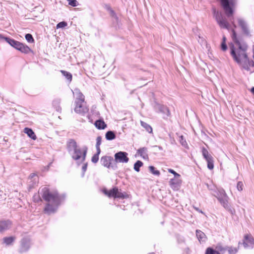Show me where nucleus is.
<instances>
[{
  "label": "nucleus",
  "mask_w": 254,
  "mask_h": 254,
  "mask_svg": "<svg viewBox=\"0 0 254 254\" xmlns=\"http://www.w3.org/2000/svg\"><path fill=\"white\" fill-rule=\"evenodd\" d=\"M0 37H1V35H0Z\"/></svg>",
  "instance_id": "nucleus-56"
},
{
  "label": "nucleus",
  "mask_w": 254,
  "mask_h": 254,
  "mask_svg": "<svg viewBox=\"0 0 254 254\" xmlns=\"http://www.w3.org/2000/svg\"><path fill=\"white\" fill-rule=\"evenodd\" d=\"M25 39L29 43H32L34 42V39L32 37V36L30 34H26Z\"/></svg>",
  "instance_id": "nucleus-35"
},
{
  "label": "nucleus",
  "mask_w": 254,
  "mask_h": 254,
  "mask_svg": "<svg viewBox=\"0 0 254 254\" xmlns=\"http://www.w3.org/2000/svg\"><path fill=\"white\" fill-rule=\"evenodd\" d=\"M86 153V150H85V151H84V153H83V157H84V158H85V157Z\"/></svg>",
  "instance_id": "nucleus-53"
},
{
  "label": "nucleus",
  "mask_w": 254,
  "mask_h": 254,
  "mask_svg": "<svg viewBox=\"0 0 254 254\" xmlns=\"http://www.w3.org/2000/svg\"><path fill=\"white\" fill-rule=\"evenodd\" d=\"M99 160V155L95 154L92 157L91 161L93 163H96Z\"/></svg>",
  "instance_id": "nucleus-39"
},
{
  "label": "nucleus",
  "mask_w": 254,
  "mask_h": 254,
  "mask_svg": "<svg viewBox=\"0 0 254 254\" xmlns=\"http://www.w3.org/2000/svg\"><path fill=\"white\" fill-rule=\"evenodd\" d=\"M156 110L158 111L159 112L162 113L166 116V117H169L170 115V112L168 108L164 105H160L159 104H156L154 106Z\"/></svg>",
  "instance_id": "nucleus-12"
},
{
  "label": "nucleus",
  "mask_w": 254,
  "mask_h": 254,
  "mask_svg": "<svg viewBox=\"0 0 254 254\" xmlns=\"http://www.w3.org/2000/svg\"><path fill=\"white\" fill-rule=\"evenodd\" d=\"M143 165V163L141 161H137L134 164V169L136 172L139 171V168Z\"/></svg>",
  "instance_id": "nucleus-29"
},
{
  "label": "nucleus",
  "mask_w": 254,
  "mask_h": 254,
  "mask_svg": "<svg viewBox=\"0 0 254 254\" xmlns=\"http://www.w3.org/2000/svg\"><path fill=\"white\" fill-rule=\"evenodd\" d=\"M89 111L88 106L84 102V96L80 93V113H87Z\"/></svg>",
  "instance_id": "nucleus-14"
},
{
  "label": "nucleus",
  "mask_w": 254,
  "mask_h": 254,
  "mask_svg": "<svg viewBox=\"0 0 254 254\" xmlns=\"http://www.w3.org/2000/svg\"><path fill=\"white\" fill-rule=\"evenodd\" d=\"M214 12L215 19L220 27L222 28L228 29L229 24L226 19L222 16L221 13L218 11H216L215 10Z\"/></svg>",
  "instance_id": "nucleus-5"
},
{
  "label": "nucleus",
  "mask_w": 254,
  "mask_h": 254,
  "mask_svg": "<svg viewBox=\"0 0 254 254\" xmlns=\"http://www.w3.org/2000/svg\"><path fill=\"white\" fill-rule=\"evenodd\" d=\"M180 178L174 177L169 181L170 185L174 190H178L180 188L182 181Z\"/></svg>",
  "instance_id": "nucleus-13"
},
{
  "label": "nucleus",
  "mask_w": 254,
  "mask_h": 254,
  "mask_svg": "<svg viewBox=\"0 0 254 254\" xmlns=\"http://www.w3.org/2000/svg\"><path fill=\"white\" fill-rule=\"evenodd\" d=\"M24 132L27 134V135L33 140H36L37 138L36 135H35L34 131L30 128L25 127L24 129Z\"/></svg>",
  "instance_id": "nucleus-20"
},
{
  "label": "nucleus",
  "mask_w": 254,
  "mask_h": 254,
  "mask_svg": "<svg viewBox=\"0 0 254 254\" xmlns=\"http://www.w3.org/2000/svg\"><path fill=\"white\" fill-rule=\"evenodd\" d=\"M87 163L84 164L82 167V170L83 172H85L86 171V170L87 169Z\"/></svg>",
  "instance_id": "nucleus-48"
},
{
  "label": "nucleus",
  "mask_w": 254,
  "mask_h": 254,
  "mask_svg": "<svg viewBox=\"0 0 254 254\" xmlns=\"http://www.w3.org/2000/svg\"><path fill=\"white\" fill-rule=\"evenodd\" d=\"M95 127L99 129H104L107 127L106 124L103 120H97L94 124Z\"/></svg>",
  "instance_id": "nucleus-21"
},
{
  "label": "nucleus",
  "mask_w": 254,
  "mask_h": 254,
  "mask_svg": "<svg viewBox=\"0 0 254 254\" xmlns=\"http://www.w3.org/2000/svg\"><path fill=\"white\" fill-rule=\"evenodd\" d=\"M154 254V253H150V254Z\"/></svg>",
  "instance_id": "nucleus-54"
},
{
  "label": "nucleus",
  "mask_w": 254,
  "mask_h": 254,
  "mask_svg": "<svg viewBox=\"0 0 254 254\" xmlns=\"http://www.w3.org/2000/svg\"><path fill=\"white\" fill-rule=\"evenodd\" d=\"M216 251H218L219 253H223L226 250V249L223 247L220 244H218L216 247Z\"/></svg>",
  "instance_id": "nucleus-32"
},
{
  "label": "nucleus",
  "mask_w": 254,
  "mask_h": 254,
  "mask_svg": "<svg viewBox=\"0 0 254 254\" xmlns=\"http://www.w3.org/2000/svg\"><path fill=\"white\" fill-rule=\"evenodd\" d=\"M232 38L235 43L230 44L229 48L230 54L233 60L244 69L251 72H254V62L252 60H249L248 57L247 45L237 40V34L234 30H232Z\"/></svg>",
  "instance_id": "nucleus-1"
},
{
  "label": "nucleus",
  "mask_w": 254,
  "mask_h": 254,
  "mask_svg": "<svg viewBox=\"0 0 254 254\" xmlns=\"http://www.w3.org/2000/svg\"><path fill=\"white\" fill-rule=\"evenodd\" d=\"M238 23L239 26L241 27L243 32L248 35L249 34V31L246 22L242 19L239 18L238 19Z\"/></svg>",
  "instance_id": "nucleus-18"
},
{
  "label": "nucleus",
  "mask_w": 254,
  "mask_h": 254,
  "mask_svg": "<svg viewBox=\"0 0 254 254\" xmlns=\"http://www.w3.org/2000/svg\"><path fill=\"white\" fill-rule=\"evenodd\" d=\"M113 161V157L111 156H104L101 157L100 162L101 164L108 168H112L113 166L111 165L112 162Z\"/></svg>",
  "instance_id": "nucleus-10"
},
{
  "label": "nucleus",
  "mask_w": 254,
  "mask_h": 254,
  "mask_svg": "<svg viewBox=\"0 0 254 254\" xmlns=\"http://www.w3.org/2000/svg\"><path fill=\"white\" fill-rule=\"evenodd\" d=\"M29 180L31 182H33V185L36 184L37 182H38V178L36 174H31L29 177Z\"/></svg>",
  "instance_id": "nucleus-28"
},
{
  "label": "nucleus",
  "mask_w": 254,
  "mask_h": 254,
  "mask_svg": "<svg viewBox=\"0 0 254 254\" xmlns=\"http://www.w3.org/2000/svg\"><path fill=\"white\" fill-rule=\"evenodd\" d=\"M226 37L225 36H223L222 42L226 43Z\"/></svg>",
  "instance_id": "nucleus-51"
},
{
  "label": "nucleus",
  "mask_w": 254,
  "mask_h": 254,
  "mask_svg": "<svg viewBox=\"0 0 254 254\" xmlns=\"http://www.w3.org/2000/svg\"><path fill=\"white\" fill-rule=\"evenodd\" d=\"M67 25V24L66 22H64V21H62V22H61L60 23H59L57 25V28L58 29V28H64L65 27H66V26Z\"/></svg>",
  "instance_id": "nucleus-34"
},
{
  "label": "nucleus",
  "mask_w": 254,
  "mask_h": 254,
  "mask_svg": "<svg viewBox=\"0 0 254 254\" xmlns=\"http://www.w3.org/2000/svg\"><path fill=\"white\" fill-rule=\"evenodd\" d=\"M194 209H195L196 211H198V212H200V213H203V212H202L201 210H199L198 208H197V207H194Z\"/></svg>",
  "instance_id": "nucleus-50"
},
{
  "label": "nucleus",
  "mask_w": 254,
  "mask_h": 254,
  "mask_svg": "<svg viewBox=\"0 0 254 254\" xmlns=\"http://www.w3.org/2000/svg\"><path fill=\"white\" fill-rule=\"evenodd\" d=\"M205 254H221L218 251L214 250L211 248H208L205 252Z\"/></svg>",
  "instance_id": "nucleus-31"
},
{
  "label": "nucleus",
  "mask_w": 254,
  "mask_h": 254,
  "mask_svg": "<svg viewBox=\"0 0 254 254\" xmlns=\"http://www.w3.org/2000/svg\"><path fill=\"white\" fill-rule=\"evenodd\" d=\"M102 137L100 136H99L96 138V147H100V145L101 144Z\"/></svg>",
  "instance_id": "nucleus-42"
},
{
  "label": "nucleus",
  "mask_w": 254,
  "mask_h": 254,
  "mask_svg": "<svg viewBox=\"0 0 254 254\" xmlns=\"http://www.w3.org/2000/svg\"><path fill=\"white\" fill-rule=\"evenodd\" d=\"M104 193L108 195L109 197H124L123 195L121 192H119L118 189L114 188L110 190H103Z\"/></svg>",
  "instance_id": "nucleus-7"
},
{
  "label": "nucleus",
  "mask_w": 254,
  "mask_h": 254,
  "mask_svg": "<svg viewBox=\"0 0 254 254\" xmlns=\"http://www.w3.org/2000/svg\"><path fill=\"white\" fill-rule=\"evenodd\" d=\"M179 141L180 143L184 147H186L187 146V143L186 142V139L184 137L183 135H181L179 136Z\"/></svg>",
  "instance_id": "nucleus-33"
},
{
  "label": "nucleus",
  "mask_w": 254,
  "mask_h": 254,
  "mask_svg": "<svg viewBox=\"0 0 254 254\" xmlns=\"http://www.w3.org/2000/svg\"><path fill=\"white\" fill-rule=\"evenodd\" d=\"M221 204L228 211L232 212L230 205L229 203V197L226 194L223 196L219 198L218 199Z\"/></svg>",
  "instance_id": "nucleus-9"
},
{
  "label": "nucleus",
  "mask_w": 254,
  "mask_h": 254,
  "mask_svg": "<svg viewBox=\"0 0 254 254\" xmlns=\"http://www.w3.org/2000/svg\"><path fill=\"white\" fill-rule=\"evenodd\" d=\"M220 1L227 16L228 17L231 16L233 14V11L230 6L229 0H220Z\"/></svg>",
  "instance_id": "nucleus-8"
},
{
  "label": "nucleus",
  "mask_w": 254,
  "mask_h": 254,
  "mask_svg": "<svg viewBox=\"0 0 254 254\" xmlns=\"http://www.w3.org/2000/svg\"><path fill=\"white\" fill-rule=\"evenodd\" d=\"M110 14H111V16H113V17H114L115 18V19L116 20V21H117L118 17H117V15H116L115 13L114 12V11L112 9H110Z\"/></svg>",
  "instance_id": "nucleus-45"
},
{
  "label": "nucleus",
  "mask_w": 254,
  "mask_h": 254,
  "mask_svg": "<svg viewBox=\"0 0 254 254\" xmlns=\"http://www.w3.org/2000/svg\"><path fill=\"white\" fill-rule=\"evenodd\" d=\"M149 170L150 172L153 175L158 176L160 175V172L158 170H155V168L154 167H153L152 166H149Z\"/></svg>",
  "instance_id": "nucleus-30"
},
{
  "label": "nucleus",
  "mask_w": 254,
  "mask_h": 254,
  "mask_svg": "<svg viewBox=\"0 0 254 254\" xmlns=\"http://www.w3.org/2000/svg\"><path fill=\"white\" fill-rule=\"evenodd\" d=\"M33 200L35 202H39V201H41V199L38 194H35L33 196Z\"/></svg>",
  "instance_id": "nucleus-43"
},
{
  "label": "nucleus",
  "mask_w": 254,
  "mask_h": 254,
  "mask_svg": "<svg viewBox=\"0 0 254 254\" xmlns=\"http://www.w3.org/2000/svg\"><path fill=\"white\" fill-rule=\"evenodd\" d=\"M243 184L242 182H239L237 185V188L239 191H242L243 190Z\"/></svg>",
  "instance_id": "nucleus-41"
},
{
  "label": "nucleus",
  "mask_w": 254,
  "mask_h": 254,
  "mask_svg": "<svg viewBox=\"0 0 254 254\" xmlns=\"http://www.w3.org/2000/svg\"><path fill=\"white\" fill-rule=\"evenodd\" d=\"M105 137L107 140H112L116 138V135L113 131H108L106 132Z\"/></svg>",
  "instance_id": "nucleus-26"
},
{
  "label": "nucleus",
  "mask_w": 254,
  "mask_h": 254,
  "mask_svg": "<svg viewBox=\"0 0 254 254\" xmlns=\"http://www.w3.org/2000/svg\"><path fill=\"white\" fill-rule=\"evenodd\" d=\"M15 238L14 237H4L3 239V243L6 245H11L15 241Z\"/></svg>",
  "instance_id": "nucleus-24"
},
{
  "label": "nucleus",
  "mask_w": 254,
  "mask_h": 254,
  "mask_svg": "<svg viewBox=\"0 0 254 254\" xmlns=\"http://www.w3.org/2000/svg\"><path fill=\"white\" fill-rule=\"evenodd\" d=\"M61 72L62 73L63 75L65 77L68 82H71L72 80V75L70 72L63 70H61Z\"/></svg>",
  "instance_id": "nucleus-25"
},
{
  "label": "nucleus",
  "mask_w": 254,
  "mask_h": 254,
  "mask_svg": "<svg viewBox=\"0 0 254 254\" xmlns=\"http://www.w3.org/2000/svg\"><path fill=\"white\" fill-rule=\"evenodd\" d=\"M11 223L9 220L1 221L0 222V233L6 231L10 228Z\"/></svg>",
  "instance_id": "nucleus-16"
},
{
  "label": "nucleus",
  "mask_w": 254,
  "mask_h": 254,
  "mask_svg": "<svg viewBox=\"0 0 254 254\" xmlns=\"http://www.w3.org/2000/svg\"><path fill=\"white\" fill-rule=\"evenodd\" d=\"M5 40L10 45H11L12 47L14 46L15 43L16 41L13 39H11L8 38H5Z\"/></svg>",
  "instance_id": "nucleus-37"
},
{
  "label": "nucleus",
  "mask_w": 254,
  "mask_h": 254,
  "mask_svg": "<svg viewBox=\"0 0 254 254\" xmlns=\"http://www.w3.org/2000/svg\"><path fill=\"white\" fill-rule=\"evenodd\" d=\"M69 5L72 6H75L77 5L78 2L76 0H67Z\"/></svg>",
  "instance_id": "nucleus-38"
},
{
  "label": "nucleus",
  "mask_w": 254,
  "mask_h": 254,
  "mask_svg": "<svg viewBox=\"0 0 254 254\" xmlns=\"http://www.w3.org/2000/svg\"><path fill=\"white\" fill-rule=\"evenodd\" d=\"M75 103L76 104V105L74 108V111L76 113H78L79 112V106L78 105V102L76 101H75Z\"/></svg>",
  "instance_id": "nucleus-46"
},
{
  "label": "nucleus",
  "mask_w": 254,
  "mask_h": 254,
  "mask_svg": "<svg viewBox=\"0 0 254 254\" xmlns=\"http://www.w3.org/2000/svg\"><path fill=\"white\" fill-rule=\"evenodd\" d=\"M67 148L69 153L73 159L77 160L79 158V150L74 140H71L68 142Z\"/></svg>",
  "instance_id": "nucleus-3"
},
{
  "label": "nucleus",
  "mask_w": 254,
  "mask_h": 254,
  "mask_svg": "<svg viewBox=\"0 0 254 254\" xmlns=\"http://www.w3.org/2000/svg\"><path fill=\"white\" fill-rule=\"evenodd\" d=\"M168 172L170 173H172L174 175V177H178V178H180V175L178 174L177 173H176L174 170H173V169H168Z\"/></svg>",
  "instance_id": "nucleus-40"
},
{
  "label": "nucleus",
  "mask_w": 254,
  "mask_h": 254,
  "mask_svg": "<svg viewBox=\"0 0 254 254\" xmlns=\"http://www.w3.org/2000/svg\"><path fill=\"white\" fill-rule=\"evenodd\" d=\"M17 50L25 54H27L31 51L29 47L22 43H21Z\"/></svg>",
  "instance_id": "nucleus-23"
},
{
  "label": "nucleus",
  "mask_w": 254,
  "mask_h": 254,
  "mask_svg": "<svg viewBox=\"0 0 254 254\" xmlns=\"http://www.w3.org/2000/svg\"><path fill=\"white\" fill-rule=\"evenodd\" d=\"M221 50L223 51H225L227 49V46L226 43L222 42L221 44Z\"/></svg>",
  "instance_id": "nucleus-44"
},
{
  "label": "nucleus",
  "mask_w": 254,
  "mask_h": 254,
  "mask_svg": "<svg viewBox=\"0 0 254 254\" xmlns=\"http://www.w3.org/2000/svg\"><path fill=\"white\" fill-rule=\"evenodd\" d=\"M41 193L47 203L45 208L46 213L50 214L55 212L62 201V197L55 190H50L46 187L41 189Z\"/></svg>",
  "instance_id": "nucleus-2"
},
{
  "label": "nucleus",
  "mask_w": 254,
  "mask_h": 254,
  "mask_svg": "<svg viewBox=\"0 0 254 254\" xmlns=\"http://www.w3.org/2000/svg\"><path fill=\"white\" fill-rule=\"evenodd\" d=\"M243 245L245 248L252 249L254 245V239L248 235H246L244 237Z\"/></svg>",
  "instance_id": "nucleus-11"
},
{
  "label": "nucleus",
  "mask_w": 254,
  "mask_h": 254,
  "mask_svg": "<svg viewBox=\"0 0 254 254\" xmlns=\"http://www.w3.org/2000/svg\"><path fill=\"white\" fill-rule=\"evenodd\" d=\"M140 124H141V126L143 127H144L147 132H148L149 133L152 132V128L149 125H148V124H147L143 121H141Z\"/></svg>",
  "instance_id": "nucleus-27"
},
{
  "label": "nucleus",
  "mask_w": 254,
  "mask_h": 254,
  "mask_svg": "<svg viewBox=\"0 0 254 254\" xmlns=\"http://www.w3.org/2000/svg\"><path fill=\"white\" fill-rule=\"evenodd\" d=\"M21 43H20L19 42L16 41L13 47L17 50L19 48V46L20 45Z\"/></svg>",
  "instance_id": "nucleus-47"
},
{
  "label": "nucleus",
  "mask_w": 254,
  "mask_h": 254,
  "mask_svg": "<svg viewBox=\"0 0 254 254\" xmlns=\"http://www.w3.org/2000/svg\"><path fill=\"white\" fill-rule=\"evenodd\" d=\"M201 152L203 158L207 162V168L210 170H212L214 168V160L212 156L204 147H202Z\"/></svg>",
  "instance_id": "nucleus-4"
},
{
  "label": "nucleus",
  "mask_w": 254,
  "mask_h": 254,
  "mask_svg": "<svg viewBox=\"0 0 254 254\" xmlns=\"http://www.w3.org/2000/svg\"><path fill=\"white\" fill-rule=\"evenodd\" d=\"M162 148L161 147H159V149H161Z\"/></svg>",
  "instance_id": "nucleus-55"
},
{
  "label": "nucleus",
  "mask_w": 254,
  "mask_h": 254,
  "mask_svg": "<svg viewBox=\"0 0 254 254\" xmlns=\"http://www.w3.org/2000/svg\"><path fill=\"white\" fill-rule=\"evenodd\" d=\"M30 247V240L28 239H23L21 241L20 252H24L28 250Z\"/></svg>",
  "instance_id": "nucleus-17"
},
{
  "label": "nucleus",
  "mask_w": 254,
  "mask_h": 254,
  "mask_svg": "<svg viewBox=\"0 0 254 254\" xmlns=\"http://www.w3.org/2000/svg\"><path fill=\"white\" fill-rule=\"evenodd\" d=\"M148 150L146 147H142L138 149L137 153L144 159H148V155L147 154Z\"/></svg>",
  "instance_id": "nucleus-19"
},
{
  "label": "nucleus",
  "mask_w": 254,
  "mask_h": 254,
  "mask_svg": "<svg viewBox=\"0 0 254 254\" xmlns=\"http://www.w3.org/2000/svg\"><path fill=\"white\" fill-rule=\"evenodd\" d=\"M114 156L115 161L116 163H127L129 160L127 153L126 152L119 151L116 153Z\"/></svg>",
  "instance_id": "nucleus-6"
},
{
  "label": "nucleus",
  "mask_w": 254,
  "mask_h": 254,
  "mask_svg": "<svg viewBox=\"0 0 254 254\" xmlns=\"http://www.w3.org/2000/svg\"><path fill=\"white\" fill-rule=\"evenodd\" d=\"M196 235L197 239L200 243L205 242L206 237L203 232L200 230H196Z\"/></svg>",
  "instance_id": "nucleus-22"
},
{
  "label": "nucleus",
  "mask_w": 254,
  "mask_h": 254,
  "mask_svg": "<svg viewBox=\"0 0 254 254\" xmlns=\"http://www.w3.org/2000/svg\"><path fill=\"white\" fill-rule=\"evenodd\" d=\"M208 188L212 190V194L215 196L217 199H219V197H221L223 196L224 195L226 194L225 190L223 189H216L215 190H213L212 188H209L208 186Z\"/></svg>",
  "instance_id": "nucleus-15"
},
{
  "label": "nucleus",
  "mask_w": 254,
  "mask_h": 254,
  "mask_svg": "<svg viewBox=\"0 0 254 254\" xmlns=\"http://www.w3.org/2000/svg\"><path fill=\"white\" fill-rule=\"evenodd\" d=\"M238 250L237 248L229 247L228 248V252L229 254H235L237 253Z\"/></svg>",
  "instance_id": "nucleus-36"
},
{
  "label": "nucleus",
  "mask_w": 254,
  "mask_h": 254,
  "mask_svg": "<svg viewBox=\"0 0 254 254\" xmlns=\"http://www.w3.org/2000/svg\"><path fill=\"white\" fill-rule=\"evenodd\" d=\"M251 91L254 95V87L252 88Z\"/></svg>",
  "instance_id": "nucleus-52"
},
{
  "label": "nucleus",
  "mask_w": 254,
  "mask_h": 254,
  "mask_svg": "<svg viewBox=\"0 0 254 254\" xmlns=\"http://www.w3.org/2000/svg\"><path fill=\"white\" fill-rule=\"evenodd\" d=\"M96 150H97V152H96V154L99 155V154L101 152L100 147H99V146L96 147Z\"/></svg>",
  "instance_id": "nucleus-49"
}]
</instances>
